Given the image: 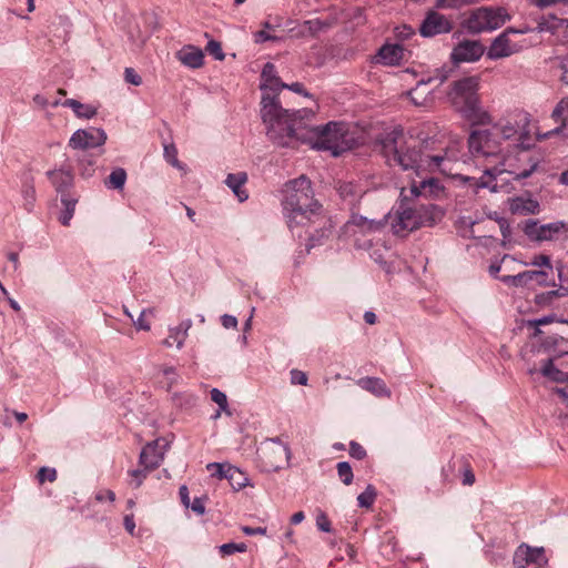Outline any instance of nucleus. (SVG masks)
<instances>
[{
  "label": "nucleus",
  "mask_w": 568,
  "mask_h": 568,
  "mask_svg": "<svg viewBox=\"0 0 568 568\" xmlns=\"http://www.w3.org/2000/svg\"><path fill=\"white\" fill-rule=\"evenodd\" d=\"M247 549L246 544L240 542H227L220 546V552L222 556H231L235 552H245Z\"/></svg>",
  "instance_id": "39"
},
{
  "label": "nucleus",
  "mask_w": 568,
  "mask_h": 568,
  "mask_svg": "<svg viewBox=\"0 0 568 568\" xmlns=\"http://www.w3.org/2000/svg\"><path fill=\"white\" fill-rule=\"evenodd\" d=\"M191 327L192 321L185 320L181 322L176 327L170 328L169 336L163 341V345L171 347L173 344H176L179 349L182 348Z\"/></svg>",
  "instance_id": "24"
},
{
  "label": "nucleus",
  "mask_w": 568,
  "mask_h": 568,
  "mask_svg": "<svg viewBox=\"0 0 568 568\" xmlns=\"http://www.w3.org/2000/svg\"><path fill=\"white\" fill-rule=\"evenodd\" d=\"M546 276L547 274L544 271H525L517 275H504L500 277V281L513 286H523L534 280H538L540 284H544Z\"/></svg>",
  "instance_id": "23"
},
{
  "label": "nucleus",
  "mask_w": 568,
  "mask_h": 568,
  "mask_svg": "<svg viewBox=\"0 0 568 568\" xmlns=\"http://www.w3.org/2000/svg\"><path fill=\"white\" fill-rule=\"evenodd\" d=\"M348 225L358 227L363 233H371L379 231L385 225V222L383 220L367 219L366 216L354 213L348 221Z\"/></svg>",
  "instance_id": "27"
},
{
  "label": "nucleus",
  "mask_w": 568,
  "mask_h": 568,
  "mask_svg": "<svg viewBox=\"0 0 568 568\" xmlns=\"http://www.w3.org/2000/svg\"><path fill=\"white\" fill-rule=\"evenodd\" d=\"M349 455L353 458L362 460L366 456V450L364 449V447L361 444H358L357 442L352 440L349 443Z\"/></svg>",
  "instance_id": "49"
},
{
  "label": "nucleus",
  "mask_w": 568,
  "mask_h": 568,
  "mask_svg": "<svg viewBox=\"0 0 568 568\" xmlns=\"http://www.w3.org/2000/svg\"><path fill=\"white\" fill-rule=\"evenodd\" d=\"M261 84L260 89L263 91L262 100L265 97H272L275 99L276 103L281 106V102L278 100V91L286 87V83L282 82L277 77L275 65L271 62L264 64L262 73H261ZM262 106H264V102L261 101ZM263 112V108H261V113Z\"/></svg>",
  "instance_id": "15"
},
{
  "label": "nucleus",
  "mask_w": 568,
  "mask_h": 568,
  "mask_svg": "<svg viewBox=\"0 0 568 568\" xmlns=\"http://www.w3.org/2000/svg\"><path fill=\"white\" fill-rule=\"evenodd\" d=\"M307 375L298 369L291 371V383L294 385H306L307 384Z\"/></svg>",
  "instance_id": "51"
},
{
  "label": "nucleus",
  "mask_w": 568,
  "mask_h": 568,
  "mask_svg": "<svg viewBox=\"0 0 568 568\" xmlns=\"http://www.w3.org/2000/svg\"><path fill=\"white\" fill-rule=\"evenodd\" d=\"M434 141H418L407 136L403 129L395 128L384 133L376 143L389 166H399L403 171H413L420 176L423 173L439 171L454 174L455 154L449 151L434 150Z\"/></svg>",
  "instance_id": "2"
},
{
  "label": "nucleus",
  "mask_w": 568,
  "mask_h": 568,
  "mask_svg": "<svg viewBox=\"0 0 568 568\" xmlns=\"http://www.w3.org/2000/svg\"><path fill=\"white\" fill-rule=\"evenodd\" d=\"M124 527L126 529V531L131 535L134 534V529H135V523H134V519H133V515H125L124 516Z\"/></svg>",
  "instance_id": "62"
},
{
  "label": "nucleus",
  "mask_w": 568,
  "mask_h": 568,
  "mask_svg": "<svg viewBox=\"0 0 568 568\" xmlns=\"http://www.w3.org/2000/svg\"><path fill=\"white\" fill-rule=\"evenodd\" d=\"M163 375L168 378V389L175 385L179 381V375L173 366H165L162 368Z\"/></svg>",
  "instance_id": "50"
},
{
  "label": "nucleus",
  "mask_w": 568,
  "mask_h": 568,
  "mask_svg": "<svg viewBox=\"0 0 568 568\" xmlns=\"http://www.w3.org/2000/svg\"><path fill=\"white\" fill-rule=\"evenodd\" d=\"M60 200L63 209L59 215V221L62 225L68 226L73 217L78 197L71 193H62Z\"/></svg>",
  "instance_id": "29"
},
{
  "label": "nucleus",
  "mask_w": 568,
  "mask_h": 568,
  "mask_svg": "<svg viewBox=\"0 0 568 568\" xmlns=\"http://www.w3.org/2000/svg\"><path fill=\"white\" fill-rule=\"evenodd\" d=\"M246 180L247 175L244 172L236 174L230 173L225 180L226 185L233 191L241 202L248 197L247 193L242 189Z\"/></svg>",
  "instance_id": "30"
},
{
  "label": "nucleus",
  "mask_w": 568,
  "mask_h": 568,
  "mask_svg": "<svg viewBox=\"0 0 568 568\" xmlns=\"http://www.w3.org/2000/svg\"><path fill=\"white\" fill-rule=\"evenodd\" d=\"M164 158L172 166L182 168L178 160V150L173 144L164 146Z\"/></svg>",
  "instance_id": "43"
},
{
  "label": "nucleus",
  "mask_w": 568,
  "mask_h": 568,
  "mask_svg": "<svg viewBox=\"0 0 568 568\" xmlns=\"http://www.w3.org/2000/svg\"><path fill=\"white\" fill-rule=\"evenodd\" d=\"M62 105L71 108L78 118L91 119L97 114V109L94 106L83 104L74 99L63 101Z\"/></svg>",
  "instance_id": "33"
},
{
  "label": "nucleus",
  "mask_w": 568,
  "mask_h": 568,
  "mask_svg": "<svg viewBox=\"0 0 568 568\" xmlns=\"http://www.w3.org/2000/svg\"><path fill=\"white\" fill-rule=\"evenodd\" d=\"M474 483H475V475H474V473L470 469L466 468L464 470V474H463V484L470 486Z\"/></svg>",
  "instance_id": "64"
},
{
  "label": "nucleus",
  "mask_w": 568,
  "mask_h": 568,
  "mask_svg": "<svg viewBox=\"0 0 568 568\" xmlns=\"http://www.w3.org/2000/svg\"><path fill=\"white\" fill-rule=\"evenodd\" d=\"M551 118L556 122H561V125L556 128L551 132L547 133L546 134L547 136H549L551 134H558L567 128V125H568V98H564L558 102V104L552 110ZM566 136H568V131L566 132Z\"/></svg>",
  "instance_id": "28"
},
{
  "label": "nucleus",
  "mask_w": 568,
  "mask_h": 568,
  "mask_svg": "<svg viewBox=\"0 0 568 568\" xmlns=\"http://www.w3.org/2000/svg\"><path fill=\"white\" fill-rule=\"evenodd\" d=\"M540 205L538 201L530 197H516L510 203V211L514 214L528 215L539 213Z\"/></svg>",
  "instance_id": "26"
},
{
  "label": "nucleus",
  "mask_w": 568,
  "mask_h": 568,
  "mask_svg": "<svg viewBox=\"0 0 568 568\" xmlns=\"http://www.w3.org/2000/svg\"><path fill=\"white\" fill-rule=\"evenodd\" d=\"M436 6L438 8H445V9L460 8V3L457 0H437Z\"/></svg>",
  "instance_id": "61"
},
{
  "label": "nucleus",
  "mask_w": 568,
  "mask_h": 568,
  "mask_svg": "<svg viewBox=\"0 0 568 568\" xmlns=\"http://www.w3.org/2000/svg\"><path fill=\"white\" fill-rule=\"evenodd\" d=\"M242 531L247 536H254V535H265L266 528L265 527H250V526H242Z\"/></svg>",
  "instance_id": "60"
},
{
  "label": "nucleus",
  "mask_w": 568,
  "mask_h": 568,
  "mask_svg": "<svg viewBox=\"0 0 568 568\" xmlns=\"http://www.w3.org/2000/svg\"><path fill=\"white\" fill-rule=\"evenodd\" d=\"M22 194H23V197L26 201L24 206L28 211H30L32 209L33 202L36 200V190H34L33 185L26 184L23 186Z\"/></svg>",
  "instance_id": "46"
},
{
  "label": "nucleus",
  "mask_w": 568,
  "mask_h": 568,
  "mask_svg": "<svg viewBox=\"0 0 568 568\" xmlns=\"http://www.w3.org/2000/svg\"><path fill=\"white\" fill-rule=\"evenodd\" d=\"M410 191L415 195L429 196L439 191L438 181L434 178L423 179L418 184H412Z\"/></svg>",
  "instance_id": "32"
},
{
  "label": "nucleus",
  "mask_w": 568,
  "mask_h": 568,
  "mask_svg": "<svg viewBox=\"0 0 568 568\" xmlns=\"http://www.w3.org/2000/svg\"><path fill=\"white\" fill-rule=\"evenodd\" d=\"M257 452L262 468L265 471H276L288 465L291 450L278 438L264 440Z\"/></svg>",
  "instance_id": "10"
},
{
  "label": "nucleus",
  "mask_w": 568,
  "mask_h": 568,
  "mask_svg": "<svg viewBox=\"0 0 568 568\" xmlns=\"http://www.w3.org/2000/svg\"><path fill=\"white\" fill-rule=\"evenodd\" d=\"M57 478V470L50 467H41L38 471V479L40 483L45 480L53 481Z\"/></svg>",
  "instance_id": "48"
},
{
  "label": "nucleus",
  "mask_w": 568,
  "mask_h": 568,
  "mask_svg": "<svg viewBox=\"0 0 568 568\" xmlns=\"http://www.w3.org/2000/svg\"><path fill=\"white\" fill-rule=\"evenodd\" d=\"M485 48L477 40H464L452 51L450 58L454 63L474 62L480 59Z\"/></svg>",
  "instance_id": "17"
},
{
  "label": "nucleus",
  "mask_w": 568,
  "mask_h": 568,
  "mask_svg": "<svg viewBox=\"0 0 568 568\" xmlns=\"http://www.w3.org/2000/svg\"><path fill=\"white\" fill-rule=\"evenodd\" d=\"M317 528L322 531L328 532L331 531V523L325 514L321 513L316 518Z\"/></svg>",
  "instance_id": "56"
},
{
  "label": "nucleus",
  "mask_w": 568,
  "mask_h": 568,
  "mask_svg": "<svg viewBox=\"0 0 568 568\" xmlns=\"http://www.w3.org/2000/svg\"><path fill=\"white\" fill-rule=\"evenodd\" d=\"M33 103L40 109H44L49 105V101L44 95L36 94L33 97Z\"/></svg>",
  "instance_id": "63"
},
{
  "label": "nucleus",
  "mask_w": 568,
  "mask_h": 568,
  "mask_svg": "<svg viewBox=\"0 0 568 568\" xmlns=\"http://www.w3.org/2000/svg\"><path fill=\"white\" fill-rule=\"evenodd\" d=\"M47 176L60 196L62 193H70L69 189L73 185L74 181L71 169L50 170L47 172Z\"/></svg>",
  "instance_id": "19"
},
{
  "label": "nucleus",
  "mask_w": 568,
  "mask_h": 568,
  "mask_svg": "<svg viewBox=\"0 0 568 568\" xmlns=\"http://www.w3.org/2000/svg\"><path fill=\"white\" fill-rule=\"evenodd\" d=\"M479 82L480 78L478 75L455 80L450 84L447 97L455 110L471 123L489 124L491 123V116L480 105Z\"/></svg>",
  "instance_id": "5"
},
{
  "label": "nucleus",
  "mask_w": 568,
  "mask_h": 568,
  "mask_svg": "<svg viewBox=\"0 0 568 568\" xmlns=\"http://www.w3.org/2000/svg\"><path fill=\"white\" fill-rule=\"evenodd\" d=\"M326 27L328 24L320 19L306 20L297 27L296 34L298 37H314Z\"/></svg>",
  "instance_id": "34"
},
{
  "label": "nucleus",
  "mask_w": 568,
  "mask_h": 568,
  "mask_svg": "<svg viewBox=\"0 0 568 568\" xmlns=\"http://www.w3.org/2000/svg\"><path fill=\"white\" fill-rule=\"evenodd\" d=\"M508 19L503 8L481 7L470 13L465 26L471 33H481L500 28Z\"/></svg>",
  "instance_id": "8"
},
{
  "label": "nucleus",
  "mask_w": 568,
  "mask_h": 568,
  "mask_svg": "<svg viewBox=\"0 0 568 568\" xmlns=\"http://www.w3.org/2000/svg\"><path fill=\"white\" fill-rule=\"evenodd\" d=\"M517 31L509 28L503 33H500L490 44L487 55L489 59H500L505 57H509L514 51L510 47V42L508 39L509 33H516Z\"/></svg>",
  "instance_id": "20"
},
{
  "label": "nucleus",
  "mask_w": 568,
  "mask_h": 568,
  "mask_svg": "<svg viewBox=\"0 0 568 568\" xmlns=\"http://www.w3.org/2000/svg\"><path fill=\"white\" fill-rule=\"evenodd\" d=\"M185 508H191L196 515L205 513L203 499H181Z\"/></svg>",
  "instance_id": "45"
},
{
  "label": "nucleus",
  "mask_w": 568,
  "mask_h": 568,
  "mask_svg": "<svg viewBox=\"0 0 568 568\" xmlns=\"http://www.w3.org/2000/svg\"><path fill=\"white\" fill-rule=\"evenodd\" d=\"M124 79L128 83L133 85H140L142 83L141 77L132 68H126L124 71Z\"/></svg>",
  "instance_id": "52"
},
{
  "label": "nucleus",
  "mask_w": 568,
  "mask_h": 568,
  "mask_svg": "<svg viewBox=\"0 0 568 568\" xmlns=\"http://www.w3.org/2000/svg\"><path fill=\"white\" fill-rule=\"evenodd\" d=\"M176 58L182 64L197 69L203 64L204 54L201 49L189 44L176 52Z\"/></svg>",
  "instance_id": "22"
},
{
  "label": "nucleus",
  "mask_w": 568,
  "mask_h": 568,
  "mask_svg": "<svg viewBox=\"0 0 568 568\" xmlns=\"http://www.w3.org/2000/svg\"><path fill=\"white\" fill-rule=\"evenodd\" d=\"M425 85H426V82H425V81H420V82H418V83H417L416 88H415V89H413V90L410 91V93H409V94H410V97H412V101H413L416 105H423V104H424V102H423V101H420V97H418V95L420 94V90H422V88H423V87H425Z\"/></svg>",
  "instance_id": "57"
},
{
  "label": "nucleus",
  "mask_w": 568,
  "mask_h": 568,
  "mask_svg": "<svg viewBox=\"0 0 568 568\" xmlns=\"http://www.w3.org/2000/svg\"><path fill=\"white\" fill-rule=\"evenodd\" d=\"M211 399L219 405L220 410H223L229 415L231 414L229 412L226 395L223 392L217 388H213L211 390Z\"/></svg>",
  "instance_id": "40"
},
{
  "label": "nucleus",
  "mask_w": 568,
  "mask_h": 568,
  "mask_svg": "<svg viewBox=\"0 0 568 568\" xmlns=\"http://www.w3.org/2000/svg\"><path fill=\"white\" fill-rule=\"evenodd\" d=\"M515 568H546L547 559L544 548H532L520 545L514 555Z\"/></svg>",
  "instance_id": "14"
},
{
  "label": "nucleus",
  "mask_w": 568,
  "mask_h": 568,
  "mask_svg": "<svg viewBox=\"0 0 568 568\" xmlns=\"http://www.w3.org/2000/svg\"><path fill=\"white\" fill-rule=\"evenodd\" d=\"M106 141V133L99 128L77 130L69 140V146L79 153L88 152L89 149L102 146Z\"/></svg>",
  "instance_id": "13"
},
{
  "label": "nucleus",
  "mask_w": 568,
  "mask_h": 568,
  "mask_svg": "<svg viewBox=\"0 0 568 568\" xmlns=\"http://www.w3.org/2000/svg\"><path fill=\"white\" fill-rule=\"evenodd\" d=\"M468 148L470 154L479 161L483 159L485 165H496L501 159V151L499 142L495 139L494 134L488 130H475L470 133L468 139Z\"/></svg>",
  "instance_id": "7"
},
{
  "label": "nucleus",
  "mask_w": 568,
  "mask_h": 568,
  "mask_svg": "<svg viewBox=\"0 0 568 568\" xmlns=\"http://www.w3.org/2000/svg\"><path fill=\"white\" fill-rule=\"evenodd\" d=\"M207 469L212 476H217L219 479L225 480L234 491H239L246 486H253L250 477L240 468L227 463H211Z\"/></svg>",
  "instance_id": "12"
},
{
  "label": "nucleus",
  "mask_w": 568,
  "mask_h": 568,
  "mask_svg": "<svg viewBox=\"0 0 568 568\" xmlns=\"http://www.w3.org/2000/svg\"><path fill=\"white\" fill-rule=\"evenodd\" d=\"M206 52L210 55H213L216 60L222 61L225 58V54L222 50V45L220 42L215 40H210L206 45Z\"/></svg>",
  "instance_id": "41"
},
{
  "label": "nucleus",
  "mask_w": 568,
  "mask_h": 568,
  "mask_svg": "<svg viewBox=\"0 0 568 568\" xmlns=\"http://www.w3.org/2000/svg\"><path fill=\"white\" fill-rule=\"evenodd\" d=\"M555 321H557L555 315H548V316H544L541 318H538V320L529 322V325L536 326L535 335H538V334L541 333V331L538 328V326L547 325V324H550V323H552Z\"/></svg>",
  "instance_id": "54"
},
{
  "label": "nucleus",
  "mask_w": 568,
  "mask_h": 568,
  "mask_svg": "<svg viewBox=\"0 0 568 568\" xmlns=\"http://www.w3.org/2000/svg\"><path fill=\"white\" fill-rule=\"evenodd\" d=\"M358 386L363 389L369 392L376 397H386L389 398L392 395L390 389L387 387L386 383L378 377H364L358 379Z\"/></svg>",
  "instance_id": "25"
},
{
  "label": "nucleus",
  "mask_w": 568,
  "mask_h": 568,
  "mask_svg": "<svg viewBox=\"0 0 568 568\" xmlns=\"http://www.w3.org/2000/svg\"><path fill=\"white\" fill-rule=\"evenodd\" d=\"M173 400L181 407H192L196 403V397L191 394H174Z\"/></svg>",
  "instance_id": "42"
},
{
  "label": "nucleus",
  "mask_w": 568,
  "mask_h": 568,
  "mask_svg": "<svg viewBox=\"0 0 568 568\" xmlns=\"http://www.w3.org/2000/svg\"><path fill=\"white\" fill-rule=\"evenodd\" d=\"M525 235L534 242L558 241L568 236V223L556 221L548 224H540L538 220H527L524 223Z\"/></svg>",
  "instance_id": "11"
},
{
  "label": "nucleus",
  "mask_w": 568,
  "mask_h": 568,
  "mask_svg": "<svg viewBox=\"0 0 568 568\" xmlns=\"http://www.w3.org/2000/svg\"><path fill=\"white\" fill-rule=\"evenodd\" d=\"M404 57V49L399 44H385L383 45L376 57V63L384 65H398Z\"/></svg>",
  "instance_id": "21"
},
{
  "label": "nucleus",
  "mask_w": 568,
  "mask_h": 568,
  "mask_svg": "<svg viewBox=\"0 0 568 568\" xmlns=\"http://www.w3.org/2000/svg\"><path fill=\"white\" fill-rule=\"evenodd\" d=\"M306 225L315 226L314 231H307L310 242L307 244V250L316 245L323 244V242L327 240L332 234L333 226L331 220L324 214L323 211L320 212L318 217L308 219Z\"/></svg>",
  "instance_id": "16"
},
{
  "label": "nucleus",
  "mask_w": 568,
  "mask_h": 568,
  "mask_svg": "<svg viewBox=\"0 0 568 568\" xmlns=\"http://www.w3.org/2000/svg\"><path fill=\"white\" fill-rule=\"evenodd\" d=\"M146 314H153V310L152 308H148V310H143L140 313L139 318L134 322V325L136 326V328L143 329V331H149L150 329V324L144 320V316Z\"/></svg>",
  "instance_id": "53"
},
{
  "label": "nucleus",
  "mask_w": 568,
  "mask_h": 568,
  "mask_svg": "<svg viewBox=\"0 0 568 568\" xmlns=\"http://www.w3.org/2000/svg\"><path fill=\"white\" fill-rule=\"evenodd\" d=\"M126 181V172L122 168L114 169L105 181V186L114 190H123Z\"/></svg>",
  "instance_id": "35"
},
{
  "label": "nucleus",
  "mask_w": 568,
  "mask_h": 568,
  "mask_svg": "<svg viewBox=\"0 0 568 568\" xmlns=\"http://www.w3.org/2000/svg\"><path fill=\"white\" fill-rule=\"evenodd\" d=\"M337 190L341 197L349 202H353L359 193L357 186L351 182L339 184Z\"/></svg>",
  "instance_id": "37"
},
{
  "label": "nucleus",
  "mask_w": 568,
  "mask_h": 568,
  "mask_svg": "<svg viewBox=\"0 0 568 568\" xmlns=\"http://www.w3.org/2000/svg\"><path fill=\"white\" fill-rule=\"evenodd\" d=\"M263 102L262 120L273 143L286 148H295L298 143L310 144L313 149L329 151L334 156L351 149L353 139L345 123L328 122L310 126L307 121L314 116L312 110L291 111L281 108L272 97H265Z\"/></svg>",
  "instance_id": "1"
},
{
  "label": "nucleus",
  "mask_w": 568,
  "mask_h": 568,
  "mask_svg": "<svg viewBox=\"0 0 568 568\" xmlns=\"http://www.w3.org/2000/svg\"><path fill=\"white\" fill-rule=\"evenodd\" d=\"M541 373L544 376L549 377L557 382H565L566 379V373H562L558 368L555 367L551 359H547L542 367Z\"/></svg>",
  "instance_id": "36"
},
{
  "label": "nucleus",
  "mask_w": 568,
  "mask_h": 568,
  "mask_svg": "<svg viewBox=\"0 0 568 568\" xmlns=\"http://www.w3.org/2000/svg\"><path fill=\"white\" fill-rule=\"evenodd\" d=\"M453 29L452 22L443 14L430 12L422 22L419 32L423 37H434L448 33Z\"/></svg>",
  "instance_id": "18"
},
{
  "label": "nucleus",
  "mask_w": 568,
  "mask_h": 568,
  "mask_svg": "<svg viewBox=\"0 0 568 568\" xmlns=\"http://www.w3.org/2000/svg\"><path fill=\"white\" fill-rule=\"evenodd\" d=\"M444 217L443 210L435 204L403 205L392 221V229L397 236H406L419 227H432Z\"/></svg>",
  "instance_id": "6"
},
{
  "label": "nucleus",
  "mask_w": 568,
  "mask_h": 568,
  "mask_svg": "<svg viewBox=\"0 0 568 568\" xmlns=\"http://www.w3.org/2000/svg\"><path fill=\"white\" fill-rule=\"evenodd\" d=\"M530 265L538 267L545 266L548 267L549 270L552 268L549 256L544 254L536 255L530 262Z\"/></svg>",
  "instance_id": "55"
},
{
  "label": "nucleus",
  "mask_w": 568,
  "mask_h": 568,
  "mask_svg": "<svg viewBox=\"0 0 568 568\" xmlns=\"http://www.w3.org/2000/svg\"><path fill=\"white\" fill-rule=\"evenodd\" d=\"M221 322L225 328H236L237 327V320L233 315L224 314L221 317Z\"/></svg>",
  "instance_id": "58"
},
{
  "label": "nucleus",
  "mask_w": 568,
  "mask_h": 568,
  "mask_svg": "<svg viewBox=\"0 0 568 568\" xmlns=\"http://www.w3.org/2000/svg\"><path fill=\"white\" fill-rule=\"evenodd\" d=\"M79 173L83 179H89L94 174L97 156L89 152L77 154Z\"/></svg>",
  "instance_id": "31"
},
{
  "label": "nucleus",
  "mask_w": 568,
  "mask_h": 568,
  "mask_svg": "<svg viewBox=\"0 0 568 568\" xmlns=\"http://www.w3.org/2000/svg\"><path fill=\"white\" fill-rule=\"evenodd\" d=\"M168 443L164 439H155L146 444L140 454V466L142 469L130 471L132 477L131 485L139 487L148 471L159 467L164 458Z\"/></svg>",
  "instance_id": "9"
},
{
  "label": "nucleus",
  "mask_w": 568,
  "mask_h": 568,
  "mask_svg": "<svg viewBox=\"0 0 568 568\" xmlns=\"http://www.w3.org/2000/svg\"><path fill=\"white\" fill-rule=\"evenodd\" d=\"M275 39H276V37L270 34L265 30H260L254 33V40L256 43H263L265 41L275 40Z\"/></svg>",
  "instance_id": "59"
},
{
  "label": "nucleus",
  "mask_w": 568,
  "mask_h": 568,
  "mask_svg": "<svg viewBox=\"0 0 568 568\" xmlns=\"http://www.w3.org/2000/svg\"><path fill=\"white\" fill-rule=\"evenodd\" d=\"M283 193V211L291 230L300 225L306 226L308 219L318 217L323 211L322 204L314 199L311 181L305 175L288 181Z\"/></svg>",
  "instance_id": "3"
},
{
  "label": "nucleus",
  "mask_w": 568,
  "mask_h": 568,
  "mask_svg": "<svg viewBox=\"0 0 568 568\" xmlns=\"http://www.w3.org/2000/svg\"><path fill=\"white\" fill-rule=\"evenodd\" d=\"M499 134L503 136L504 140H510L515 138L518 134L517 128L507 122L506 124H503L498 128Z\"/></svg>",
  "instance_id": "47"
},
{
  "label": "nucleus",
  "mask_w": 568,
  "mask_h": 568,
  "mask_svg": "<svg viewBox=\"0 0 568 568\" xmlns=\"http://www.w3.org/2000/svg\"><path fill=\"white\" fill-rule=\"evenodd\" d=\"M453 72V68L450 67H443L440 69H437L433 77H430L426 82V85L433 81H438V83L445 82L450 73Z\"/></svg>",
  "instance_id": "44"
},
{
  "label": "nucleus",
  "mask_w": 568,
  "mask_h": 568,
  "mask_svg": "<svg viewBox=\"0 0 568 568\" xmlns=\"http://www.w3.org/2000/svg\"><path fill=\"white\" fill-rule=\"evenodd\" d=\"M516 148L518 151L514 158L503 155L501 161L499 160L496 165H485L480 176L464 175L462 173H456L455 175L475 190L489 189L494 192L497 190L496 176L501 173H509L514 176V180L518 181L529 178L537 169L538 161L527 150L518 148V144H516Z\"/></svg>",
  "instance_id": "4"
},
{
  "label": "nucleus",
  "mask_w": 568,
  "mask_h": 568,
  "mask_svg": "<svg viewBox=\"0 0 568 568\" xmlns=\"http://www.w3.org/2000/svg\"><path fill=\"white\" fill-rule=\"evenodd\" d=\"M336 467L339 479L345 485H349L353 480V470L351 465L347 462H339Z\"/></svg>",
  "instance_id": "38"
}]
</instances>
